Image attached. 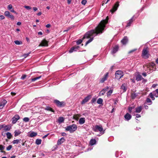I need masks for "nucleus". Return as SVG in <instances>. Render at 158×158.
Returning a JSON list of instances; mask_svg holds the SVG:
<instances>
[{
	"mask_svg": "<svg viewBox=\"0 0 158 158\" xmlns=\"http://www.w3.org/2000/svg\"><path fill=\"white\" fill-rule=\"evenodd\" d=\"M107 22L108 20L107 19L102 20L95 29L91 30L85 33L83 37V40L89 38L90 39L86 42L85 46L92 42L94 37L103 32L104 30L106 25Z\"/></svg>",
	"mask_w": 158,
	"mask_h": 158,
	"instance_id": "obj_1",
	"label": "nucleus"
},
{
	"mask_svg": "<svg viewBox=\"0 0 158 158\" xmlns=\"http://www.w3.org/2000/svg\"><path fill=\"white\" fill-rule=\"evenodd\" d=\"M107 22L108 20L107 19L102 20L95 29L91 30L85 33L83 37V40L89 38L90 39L86 42L85 46L92 42L94 37L103 32L104 30L106 25Z\"/></svg>",
	"mask_w": 158,
	"mask_h": 158,
	"instance_id": "obj_2",
	"label": "nucleus"
},
{
	"mask_svg": "<svg viewBox=\"0 0 158 158\" xmlns=\"http://www.w3.org/2000/svg\"><path fill=\"white\" fill-rule=\"evenodd\" d=\"M77 125L75 124L67 126L65 127V130L69 131L71 133H73L77 130Z\"/></svg>",
	"mask_w": 158,
	"mask_h": 158,
	"instance_id": "obj_3",
	"label": "nucleus"
},
{
	"mask_svg": "<svg viewBox=\"0 0 158 158\" xmlns=\"http://www.w3.org/2000/svg\"><path fill=\"white\" fill-rule=\"evenodd\" d=\"M103 127L101 125H96L93 128L94 131L95 132L100 131L102 135L104 133L105 131H103Z\"/></svg>",
	"mask_w": 158,
	"mask_h": 158,
	"instance_id": "obj_4",
	"label": "nucleus"
},
{
	"mask_svg": "<svg viewBox=\"0 0 158 158\" xmlns=\"http://www.w3.org/2000/svg\"><path fill=\"white\" fill-rule=\"evenodd\" d=\"M123 72L121 70H118L116 71L115 73V78L118 80L119 79L123 76Z\"/></svg>",
	"mask_w": 158,
	"mask_h": 158,
	"instance_id": "obj_5",
	"label": "nucleus"
},
{
	"mask_svg": "<svg viewBox=\"0 0 158 158\" xmlns=\"http://www.w3.org/2000/svg\"><path fill=\"white\" fill-rule=\"evenodd\" d=\"M147 48H144L142 52V56L145 59L148 58L149 57V54Z\"/></svg>",
	"mask_w": 158,
	"mask_h": 158,
	"instance_id": "obj_6",
	"label": "nucleus"
},
{
	"mask_svg": "<svg viewBox=\"0 0 158 158\" xmlns=\"http://www.w3.org/2000/svg\"><path fill=\"white\" fill-rule=\"evenodd\" d=\"M137 17H135V15H134L133 17L127 22V25L126 26V27H129L131 26L132 23L134 21H135Z\"/></svg>",
	"mask_w": 158,
	"mask_h": 158,
	"instance_id": "obj_7",
	"label": "nucleus"
},
{
	"mask_svg": "<svg viewBox=\"0 0 158 158\" xmlns=\"http://www.w3.org/2000/svg\"><path fill=\"white\" fill-rule=\"evenodd\" d=\"M119 2H117L113 6V8L110 10V11L113 13V12L116 11L118 9L119 6Z\"/></svg>",
	"mask_w": 158,
	"mask_h": 158,
	"instance_id": "obj_8",
	"label": "nucleus"
},
{
	"mask_svg": "<svg viewBox=\"0 0 158 158\" xmlns=\"http://www.w3.org/2000/svg\"><path fill=\"white\" fill-rule=\"evenodd\" d=\"M109 73L108 72L106 73L103 76V77L101 78L100 80V82L101 83H103L105 81L107 80L108 76Z\"/></svg>",
	"mask_w": 158,
	"mask_h": 158,
	"instance_id": "obj_9",
	"label": "nucleus"
},
{
	"mask_svg": "<svg viewBox=\"0 0 158 158\" xmlns=\"http://www.w3.org/2000/svg\"><path fill=\"white\" fill-rule=\"evenodd\" d=\"M20 118V117L18 114H15L12 118V123L15 124Z\"/></svg>",
	"mask_w": 158,
	"mask_h": 158,
	"instance_id": "obj_10",
	"label": "nucleus"
},
{
	"mask_svg": "<svg viewBox=\"0 0 158 158\" xmlns=\"http://www.w3.org/2000/svg\"><path fill=\"white\" fill-rule=\"evenodd\" d=\"M54 102L56 104L57 106L59 107H63L64 105V102H60L57 100H55L54 101Z\"/></svg>",
	"mask_w": 158,
	"mask_h": 158,
	"instance_id": "obj_11",
	"label": "nucleus"
},
{
	"mask_svg": "<svg viewBox=\"0 0 158 158\" xmlns=\"http://www.w3.org/2000/svg\"><path fill=\"white\" fill-rule=\"evenodd\" d=\"M79 46L77 45L73 47L70 48L69 52L70 53H71L74 51H77L79 49Z\"/></svg>",
	"mask_w": 158,
	"mask_h": 158,
	"instance_id": "obj_12",
	"label": "nucleus"
},
{
	"mask_svg": "<svg viewBox=\"0 0 158 158\" xmlns=\"http://www.w3.org/2000/svg\"><path fill=\"white\" fill-rule=\"evenodd\" d=\"M91 97V96L90 95H89L86 97H85L81 101V104L82 105H83L85 104V103L87 102L90 99Z\"/></svg>",
	"mask_w": 158,
	"mask_h": 158,
	"instance_id": "obj_13",
	"label": "nucleus"
},
{
	"mask_svg": "<svg viewBox=\"0 0 158 158\" xmlns=\"http://www.w3.org/2000/svg\"><path fill=\"white\" fill-rule=\"evenodd\" d=\"M131 116L128 113H126L124 115V117L125 120L126 121H128L131 118Z\"/></svg>",
	"mask_w": 158,
	"mask_h": 158,
	"instance_id": "obj_14",
	"label": "nucleus"
},
{
	"mask_svg": "<svg viewBox=\"0 0 158 158\" xmlns=\"http://www.w3.org/2000/svg\"><path fill=\"white\" fill-rule=\"evenodd\" d=\"M118 50V46L116 45L114 47H113V49L111 51V53L112 54H114L116 53Z\"/></svg>",
	"mask_w": 158,
	"mask_h": 158,
	"instance_id": "obj_15",
	"label": "nucleus"
},
{
	"mask_svg": "<svg viewBox=\"0 0 158 158\" xmlns=\"http://www.w3.org/2000/svg\"><path fill=\"white\" fill-rule=\"evenodd\" d=\"M7 101L5 99H3L0 101V105H2L1 107H2L1 108H0L1 109H2L3 108V107L5 106L6 104L7 103Z\"/></svg>",
	"mask_w": 158,
	"mask_h": 158,
	"instance_id": "obj_16",
	"label": "nucleus"
},
{
	"mask_svg": "<svg viewBox=\"0 0 158 158\" xmlns=\"http://www.w3.org/2000/svg\"><path fill=\"white\" fill-rule=\"evenodd\" d=\"M65 140V139L64 137H62L59 139L57 142V144L60 145L63 143Z\"/></svg>",
	"mask_w": 158,
	"mask_h": 158,
	"instance_id": "obj_17",
	"label": "nucleus"
},
{
	"mask_svg": "<svg viewBox=\"0 0 158 158\" xmlns=\"http://www.w3.org/2000/svg\"><path fill=\"white\" fill-rule=\"evenodd\" d=\"M41 77H42L41 76H40L38 77H35L34 78H32L31 79V80H29L28 81V84H29V83H31L32 82H34V81H35L40 79Z\"/></svg>",
	"mask_w": 158,
	"mask_h": 158,
	"instance_id": "obj_18",
	"label": "nucleus"
},
{
	"mask_svg": "<svg viewBox=\"0 0 158 158\" xmlns=\"http://www.w3.org/2000/svg\"><path fill=\"white\" fill-rule=\"evenodd\" d=\"M143 109V107L142 106H140L136 107L135 108V112L137 113H140Z\"/></svg>",
	"mask_w": 158,
	"mask_h": 158,
	"instance_id": "obj_19",
	"label": "nucleus"
},
{
	"mask_svg": "<svg viewBox=\"0 0 158 158\" xmlns=\"http://www.w3.org/2000/svg\"><path fill=\"white\" fill-rule=\"evenodd\" d=\"M128 39L127 36H125L121 40V42L123 44H125L127 42Z\"/></svg>",
	"mask_w": 158,
	"mask_h": 158,
	"instance_id": "obj_20",
	"label": "nucleus"
},
{
	"mask_svg": "<svg viewBox=\"0 0 158 158\" xmlns=\"http://www.w3.org/2000/svg\"><path fill=\"white\" fill-rule=\"evenodd\" d=\"M85 122V118H81L79 120V123L81 125L84 124Z\"/></svg>",
	"mask_w": 158,
	"mask_h": 158,
	"instance_id": "obj_21",
	"label": "nucleus"
},
{
	"mask_svg": "<svg viewBox=\"0 0 158 158\" xmlns=\"http://www.w3.org/2000/svg\"><path fill=\"white\" fill-rule=\"evenodd\" d=\"M40 45L42 46H47L48 45V42L46 40H43L42 42Z\"/></svg>",
	"mask_w": 158,
	"mask_h": 158,
	"instance_id": "obj_22",
	"label": "nucleus"
},
{
	"mask_svg": "<svg viewBox=\"0 0 158 158\" xmlns=\"http://www.w3.org/2000/svg\"><path fill=\"white\" fill-rule=\"evenodd\" d=\"M4 130L5 131H7L10 130V129L11 126L10 125H6L4 124Z\"/></svg>",
	"mask_w": 158,
	"mask_h": 158,
	"instance_id": "obj_23",
	"label": "nucleus"
},
{
	"mask_svg": "<svg viewBox=\"0 0 158 158\" xmlns=\"http://www.w3.org/2000/svg\"><path fill=\"white\" fill-rule=\"evenodd\" d=\"M37 134V133L36 132L33 131L31 132L30 134L29 137H33L36 136Z\"/></svg>",
	"mask_w": 158,
	"mask_h": 158,
	"instance_id": "obj_24",
	"label": "nucleus"
},
{
	"mask_svg": "<svg viewBox=\"0 0 158 158\" xmlns=\"http://www.w3.org/2000/svg\"><path fill=\"white\" fill-rule=\"evenodd\" d=\"M96 143V140L95 139H91L89 142V144L90 145L92 146L94 144H95Z\"/></svg>",
	"mask_w": 158,
	"mask_h": 158,
	"instance_id": "obj_25",
	"label": "nucleus"
},
{
	"mask_svg": "<svg viewBox=\"0 0 158 158\" xmlns=\"http://www.w3.org/2000/svg\"><path fill=\"white\" fill-rule=\"evenodd\" d=\"M21 133V132L19 130H15L14 131V136L15 137H16L18 136Z\"/></svg>",
	"mask_w": 158,
	"mask_h": 158,
	"instance_id": "obj_26",
	"label": "nucleus"
},
{
	"mask_svg": "<svg viewBox=\"0 0 158 158\" xmlns=\"http://www.w3.org/2000/svg\"><path fill=\"white\" fill-rule=\"evenodd\" d=\"M21 139H17L16 140H14L13 141L12 143L13 144H17L19 143H20Z\"/></svg>",
	"mask_w": 158,
	"mask_h": 158,
	"instance_id": "obj_27",
	"label": "nucleus"
},
{
	"mask_svg": "<svg viewBox=\"0 0 158 158\" xmlns=\"http://www.w3.org/2000/svg\"><path fill=\"white\" fill-rule=\"evenodd\" d=\"M142 79V76L140 74L138 75L136 77V80L137 81L141 80Z\"/></svg>",
	"mask_w": 158,
	"mask_h": 158,
	"instance_id": "obj_28",
	"label": "nucleus"
},
{
	"mask_svg": "<svg viewBox=\"0 0 158 158\" xmlns=\"http://www.w3.org/2000/svg\"><path fill=\"white\" fill-rule=\"evenodd\" d=\"M121 89L123 90L124 92H125L127 90V88L125 84H123L121 86Z\"/></svg>",
	"mask_w": 158,
	"mask_h": 158,
	"instance_id": "obj_29",
	"label": "nucleus"
},
{
	"mask_svg": "<svg viewBox=\"0 0 158 158\" xmlns=\"http://www.w3.org/2000/svg\"><path fill=\"white\" fill-rule=\"evenodd\" d=\"M64 119L63 117H60L58 119V121L59 123H62L64 122Z\"/></svg>",
	"mask_w": 158,
	"mask_h": 158,
	"instance_id": "obj_30",
	"label": "nucleus"
},
{
	"mask_svg": "<svg viewBox=\"0 0 158 158\" xmlns=\"http://www.w3.org/2000/svg\"><path fill=\"white\" fill-rule=\"evenodd\" d=\"M41 141H42V140L41 139H36V140L35 143L37 145H39L41 143Z\"/></svg>",
	"mask_w": 158,
	"mask_h": 158,
	"instance_id": "obj_31",
	"label": "nucleus"
},
{
	"mask_svg": "<svg viewBox=\"0 0 158 158\" xmlns=\"http://www.w3.org/2000/svg\"><path fill=\"white\" fill-rule=\"evenodd\" d=\"M6 134L7 138L8 139H11V137L12 136V135L9 132H7V133H6Z\"/></svg>",
	"mask_w": 158,
	"mask_h": 158,
	"instance_id": "obj_32",
	"label": "nucleus"
},
{
	"mask_svg": "<svg viewBox=\"0 0 158 158\" xmlns=\"http://www.w3.org/2000/svg\"><path fill=\"white\" fill-rule=\"evenodd\" d=\"M103 100L101 98H99L98 99L97 101V103L98 104H101L102 103Z\"/></svg>",
	"mask_w": 158,
	"mask_h": 158,
	"instance_id": "obj_33",
	"label": "nucleus"
},
{
	"mask_svg": "<svg viewBox=\"0 0 158 158\" xmlns=\"http://www.w3.org/2000/svg\"><path fill=\"white\" fill-rule=\"evenodd\" d=\"M146 102L147 103H149L148 105H150L152 104V102L151 99L149 98H147L146 99Z\"/></svg>",
	"mask_w": 158,
	"mask_h": 158,
	"instance_id": "obj_34",
	"label": "nucleus"
},
{
	"mask_svg": "<svg viewBox=\"0 0 158 158\" xmlns=\"http://www.w3.org/2000/svg\"><path fill=\"white\" fill-rule=\"evenodd\" d=\"M14 43L17 45H20L22 44V42L21 41H19L18 40L15 41Z\"/></svg>",
	"mask_w": 158,
	"mask_h": 158,
	"instance_id": "obj_35",
	"label": "nucleus"
},
{
	"mask_svg": "<svg viewBox=\"0 0 158 158\" xmlns=\"http://www.w3.org/2000/svg\"><path fill=\"white\" fill-rule=\"evenodd\" d=\"M46 110H47L50 111L52 112H54V110L49 107H47L46 108Z\"/></svg>",
	"mask_w": 158,
	"mask_h": 158,
	"instance_id": "obj_36",
	"label": "nucleus"
},
{
	"mask_svg": "<svg viewBox=\"0 0 158 158\" xmlns=\"http://www.w3.org/2000/svg\"><path fill=\"white\" fill-rule=\"evenodd\" d=\"M122 152L120 151L119 152H118V151H117L115 153V156L116 157H117L119 156V153L120 155L122 154Z\"/></svg>",
	"mask_w": 158,
	"mask_h": 158,
	"instance_id": "obj_37",
	"label": "nucleus"
},
{
	"mask_svg": "<svg viewBox=\"0 0 158 158\" xmlns=\"http://www.w3.org/2000/svg\"><path fill=\"white\" fill-rule=\"evenodd\" d=\"M113 92V90H110L107 92V96L109 97L110 96L111 94Z\"/></svg>",
	"mask_w": 158,
	"mask_h": 158,
	"instance_id": "obj_38",
	"label": "nucleus"
},
{
	"mask_svg": "<svg viewBox=\"0 0 158 158\" xmlns=\"http://www.w3.org/2000/svg\"><path fill=\"white\" fill-rule=\"evenodd\" d=\"M106 91L104 90V89H103L102 90H101L99 93V94L100 95H103L105 93Z\"/></svg>",
	"mask_w": 158,
	"mask_h": 158,
	"instance_id": "obj_39",
	"label": "nucleus"
},
{
	"mask_svg": "<svg viewBox=\"0 0 158 158\" xmlns=\"http://www.w3.org/2000/svg\"><path fill=\"white\" fill-rule=\"evenodd\" d=\"M29 118L28 117H25L23 119V121L25 122H27L29 121Z\"/></svg>",
	"mask_w": 158,
	"mask_h": 158,
	"instance_id": "obj_40",
	"label": "nucleus"
},
{
	"mask_svg": "<svg viewBox=\"0 0 158 158\" xmlns=\"http://www.w3.org/2000/svg\"><path fill=\"white\" fill-rule=\"evenodd\" d=\"M7 17L10 18L12 20H14L15 19L14 16L11 14H10Z\"/></svg>",
	"mask_w": 158,
	"mask_h": 158,
	"instance_id": "obj_41",
	"label": "nucleus"
},
{
	"mask_svg": "<svg viewBox=\"0 0 158 158\" xmlns=\"http://www.w3.org/2000/svg\"><path fill=\"white\" fill-rule=\"evenodd\" d=\"M10 14V12L8 11H6L4 12V15L6 17H7Z\"/></svg>",
	"mask_w": 158,
	"mask_h": 158,
	"instance_id": "obj_42",
	"label": "nucleus"
},
{
	"mask_svg": "<svg viewBox=\"0 0 158 158\" xmlns=\"http://www.w3.org/2000/svg\"><path fill=\"white\" fill-rule=\"evenodd\" d=\"M137 50V48L131 50L130 51H129V52H128V53L130 54V53H133V52L136 51Z\"/></svg>",
	"mask_w": 158,
	"mask_h": 158,
	"instance_id": "obj_43",
	"label": "nucleus"
},
{
	"mask_svg": "<svg viewBox=\"0 0 158 158\" xmlns=\"http://www.w3.org/2000/svg\"><path fill=\"white\" fill-rule=\"evenodd\" d=\"M149 96L152 99V100H154L155 99V98L154 97V95L152 94V93H150L149 94Z\"/></svg>",
	"mask_w": 158,
	"mask_h": 158,
	"instance_id": "obj_44",
	"label": "nucleus"
},
{
	"mask_svg": "<svg viewBox=\"0 0 158 158\" xmlns=\"http://www.w3.org/2000/svg\"><path fill=\"white\" fill-rule=\"evenodd\" d=\"M82 42V40L79 39L76 42L77 45H79L81 44Z\"/></svg>",
	"mask_w": 158,
	"mask_h": 158,
	"instance_id": "obj_45",
	"label": "nucleus"
},
{
	"mask_svg": "<svg viewBox=\"0 0 158 158\" xmlns=\"http://www.w3.org/2000/svg\"><path fill=\"white\" fill-rule=\"evenodd\" d=\"M96 99L95 98H93L92 100L91 101V103L92 104H93L95 102H96Z\"/></svg>",
	"mask_w": 158,
	"mask_h": 158,
	"instance_id": "obj_46",
	"label": "nucleus"
},
{
	"mask_svg": "<svg viewBox=\"0 0 158 158\" xmlns=\"http://www.w3.org/2000/svg\"><path fill=\"white\" fill-rule=\"evenodd\" d=\"M155 65L156 64L154 62H151L150 64V65L152 68H154L155 66Z\"/></svg>",
	"mask_w": 158,
	"mask_h": 158,
	"instance_id": "obj_47",
	"label": "nucleus"
},
{
	"mask_svg": "<svg viewBox=\"0 0 158 158\" xmlns=\"http://www.w3.org/2000/svg\"><path fill=\"white\" fill-rule=\"evenodd\" d=\"M12 148V145H9L6 148V149L7 151H10V150Z\"/></svg>",
	"mask_w": 158,
	"mask_h": 158,
	"instance_id": "obj_48",
	"label": "nucleus"
},
{
	"mask_svg": "<svg viewBox=\"0 0 158 158\" xmlns=\"http://www.w3.org/2000/svg\"><path fill=\"white\" fill-rule=\"evenodd\" d=\"M136 96L137 95L135 93H132L131 94V98H132L134 99Z\"/></svg>",
	"mask_w": 158,
	"mask_h": 158,
	"instance_id": "obj_49",
	"label": "nucleus"
},
{
	"mask_svg": "<svg viewBox=\"0 0 158 158\" xmlns=\"http://www.w3.org/2000/svg\"><path fill=\"white\" fill-rule=\"evenodd\" d=\"M87 2V1L86 0H82L81 2V3L83 5H85L86 3Z\"/></svg>",
	"mask_w": 158,
	"mask_h": 158,
	"instance_id": "obj_50",
	"label": "nucleus"
},
{
	"mask_svg": "<svg viewBox=\"0 0 158 158\" xmlns=\"http://www.w3.org/2000/svg\"><path fill=\"white\" fill-rule=\"evenodd\" d=\"M134 108V107H129L128 108V110L130 113H131L132 112V110Z\"/></svg>",
	"mask_w": 158,
	"mask_h": 158,
	"instance_id": "obj_51",
	"label": "nucleus"
},
{
	"mask_svg": "<svg viewBox=\"0 0 158 158\" xmlns=\"http://www.w3.org/2000/svg\"><path fill=\"white\" fill-rule=\"evenodd\" d=\"M12 6L11 4H9L7 8L9 10H10V9H12Z\"/></svg>",
	"mask_w": 158,
	"mask_h": 158,
	"instance_id": "obj_52",
	"label": "nucleus"
},
{
	"mask_svg": "<svg viewBox=\"0 0 158 158\" xmlns=\"http://www.w3.org/2000/svg\"><path fill=\"white\" fill-rule=\"evenodd\" d=\"M152 93L154 96L156 97H158V94H157V93H156L155 92L153 91Z\"/></svg>",
	"mask_w": 158,
	"mask_h": 158,
	"instance_id": "obj_53",
	"label": "nucleus"
},
{
	"mask_svg": "<svg viewBox=\"0 0 158 158\" xmlns=\"http://www.w3.org/2000/svg\"><path fill=\"white\" fill-rule=\"evenodd\" d=\"M24 7L26 9H27L28 10H30L31 9V7L29 6H24Z\"/></svg>",
	"mask_w": 158,
	"mask_h": 158,
	"instance_id": "obj_54",
	"label": "nucleus"
},
{
	"mask_svg": "<svg viewBox=\"0 0 158 158\" xmlns=\"http://www.w3.org/2000/svg\"><path fill=\"white\" fill-rule=\"evenodd\" d=\"M31 53V52H30L29 53L24 54L23 55V56H24V58L27 57Z\"/></svg>",
	"mask_w": 158,
	"mask_h": 158,
	"instance_id": "obj_55",
	"label": "nucleus"
},
{
	"mask_svg": "<svg viewBox=\"0 0 158 158\" xmlns=\"http://www.w3.org/2000/svg\"><path fill=\"white\" fill-rule=\"evenodd\" d=\"M4 148L5 146L2 145H0V150H2L4 149Z\"/></svg>",
	"mask_w": 158,
	"mask_h": 158,
	"instance_id": "obj_56",
	"label": "nucleus"
},
{
	"mask_svg": "<svg viewBox=\"0 0 158 158\" xmlns=\"http://www.w3.org/2000/svg\"><path fill=\"white\" fill-rule=\"evenodd\" d=\"M26 75H23L22 76L21 79L23 80L26 77Z\"/></svg>",
	"mask_w": 158,
	"mask_h": 158,
	"instance_id": "obj_57",
	"label": "nucleus"
},
{
	"mask_svg": "<svg viewBox=\"0 0 158 158\" xmlns=\"http://www.w3.org/2000/svg\"><path fill=\"white\" fill-rule=\"evenodd\" d=\"M5 19V17L4 15H0V21L3 19Z\"/></svg>",
	"mask_w": 158,
	"mask_h": 158,
	"instance_id": "obj_58",
	"label": "nucleus"
},
{
	"mask_svg": "<svg viewBox=\"0 0 158 158\" xmlns=\"http://www.w3.org/2000/svg\"><path fill=\"white\" fill-rule=\"evenodd\" d=\"M141 2L143 3H147L148 2V0H141Z\"/></svg>",
	"mask_w": 158,
	"mask_h": 158,
	"instance_id": "obj_59",
	"label": "nucleus"
},
{
	"mask_svg": "<svg viewBox=\"0 0 158 158\" xmlns=\"http://www.w3.org/2000/svg\"><path fill=\"white\" fill-rule=\"evenodd\" d=\"M135 116L136 118H139L141 117L140 115L137 114H135Z\"/></svg>",
	"mask_w": 158,
	"mask_h": 158,
	"instance_id": "obj_60",
	"label": "nucleus"
},
{
	"mask_svg": "<svg viewBox=\"0 0 158 158\" xmlns=\"http://www.w3.org/2000/svg\"><path fill=\"white\" fill-rule=\"evenodd\" d=\"M109 89V87L108 86H106L105 88H104L103 89L105 91H106L107 90Z\"/></svg>",
	"mask_w": 158,
	"mask_h": 158,
	"instance_id": "obj_61",
	"label": "nucleus"
},
{
	"mask_svg": "<svg viewBox=\"0 0 158 158\" xmlns=\"http://www.w3.org/2000/svg\"><path fill=\"white\" fill-rule=\"evenodd\" d=\"M4 126V124L0 125V130L3 128Z\"/></svg>",
	"mask_w": 158,
	"mask_h": 158,
	"instance_id": "obj_62",
	"label": "nucleus"
},
{
	"mask_svg": "<svg viewBox=\"0 0 158 158\" xmlns=\"http://www.w3.org/2000/svg\"><path fill=\"white\" fill-rule=\"evenodd\" d=\"M61 135L63 136H66V134L65 132H62L61 133Z\"/></svg>",
	"mask_w": 158,
	"mask_h": 158,
	"instance_id": "obj_63",
	"label": "nucleus"
},
{
	"mask_svg": "<svg viewBox=\"0 0 158 158\" xmlns=\"http://www.w3.org/2000/svg\"><path fill=\"white\" fill-rule=\"evenodd\" d=\"M51 27V25L49 24H48L46 25V27L47 28H49Z\"/></svg>",
	"mask_w": 158,
	"mask_h": 158,
	"instance_id": "obj_64",
	"label": "nucleus"
}]
</instances>
